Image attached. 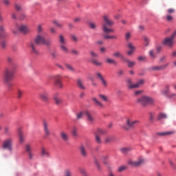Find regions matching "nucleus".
Here are the masks:
<instances>
[{"label": "nucleus", "instance_id": "50", "mask_svg": "<svg viewBox=\"0 0 176 176\" xmlns=\"http://www.w3.org/2000/svg\"><path fill=\"white\" fill-rule=\"evenodd\" d=\"M6 46H8V42L6 41H2L1 42V47L2 49H6Z\"/></svg>", "mask_w": 176, "mask_h": 176}, {"label": "nucleus", "instance_id": "62", "mask_svg": "<svg viewBox=\"0 0 176 176\" xmlns=\"http://www.w3.org/2000/svg\"><path fill=\"white\" fill-rule=\"evenodd\" d=\"M149 55L151 56V57H152V58H155V57H156V56H155V54H154V52H153V50H150V51H149Z\"/></svg>", "mask_w": 176, "mask_h": 176}, {"label": "nucleus", "instance_id": "11", "mask_svg": "<svg viewBox=\"0 0 176 176\" xmlns=\"http://www.w3.org/2000/svg\"><path fill=\"white\" fill-rule=\"evenodd\" d=\"M84 115L86 116L87 120L88 122L90 123V124H93V123H94L96 119L94 118L93 114H91V112L89 111H84Z\"/></svg>", "mask_w": 176, "mask_h": 176}, {"label": "nucleus", "instance_id": "40", "mask_svg": "<svg viewBox=\"0 0 176 176\" xmlns=\"http://www.w3.org/2000/svg\"><path fill=\"white\" fill-rule=\"evenodd\" d=\"M89 27L91 30H96V28H97V25L96 24V23L89 22Z\"/></svg>", "mask_w": 176, "mask_h": 176}, {"label": "nucleus", "instance_id": "9", "mask_svg": "<svg viewBox=\"0 0 176 176\" xmlns=\"http://www.w3.org/2000/svg\"><path fill=\"white\" fill-rule=\"evenodd\" d=\"M32 145L27 144L25 146V152L27 153L28 158L30 160H34V153H33Z\"/></svg>", "mask_w": 176, "mask_h": 176}, {"label": "nucleus", "instance_id": "24", "mask_svg": "<svg viewBox=\"0 0 176 176\" xmlns=\"http://www.w3.org/2000/svg\"><path fill=\"white\" fill-rule=\"evenodd\" d=\"M113 57H116V58H121V60L122 61L124 60V59L126 58L122 54V53H120V52H115L113 54Z\"/></svg>", "mask_w": 176, "mask_h": 176}, {"label": "nucleus", "instance_id": "20", "mask_svg": "<svg viewBox=\"0 0 176 176\" xmlns=\"http://www.w3.org/2000/svg\"><path fill=\"white\" fill-rule=\"evenodd\" d=\"M54 100L55 104H56V105H60V104L63 103V99H61V97H60L58 94H56L54 95Z\"/></svg>", "mask_w": 176, "mask_h": 176}, {"label": "nucleus", "instance_id": "2", "mask_svg": "<svg viewBox=\"0 0 176 176\" xmlns=\"http://www.w3.org/2000/svg\"><path fill=\"white\" fill-rule=\"evenodd\" d=\"M14 72H16V66H12L10 68H6L3 72V80L6 85H7L8 89L12 87L10 80H12L14 76Z\"/></svg>", "mask_w": 176, "mask_h": 176}, {"label": "nucleus", "instance_id": "1", "mask_svg": "<svg viewBox=\"0 0 176 176\" xmlns=\"http://www.w3.org/2000/svg\"><path fill=\"white\" fill-rule=\"evenodd\" d=\"M46 32L38 34L34 38V43H30L29 46L33 54H35L36 56H39V50H38V48H36V45H45V46H47V47H50L52 46V43H53V41L50 38H45V37L46 36Z\"/></svg>", "mask_w": 176, "mask_h": 176}, {"label": "nucleus", "instance_id": "4", "mask_svg": "<svg viewBox=\"0 0 176 176\" xmlns=\"http://www.w3.org/2000/svg\"><path fill=\"white\" fill-rule=\"evenodd\" d=\"M137 102L141 104L143 107H146V105H153L155 104V100L153 98L149 96H142L137 100Z\"/></svg>", "mask_w": 176, "mask_h": 176}, {"label": "nucleus", "instance_id": "56", "mask_svg": "<svg viewBox=\"0 0 176 176\" xmlns=\"http://www.w3.org/2000/svg\"><path fill=\"white\" fill-rule=\"evenodd\" d=\"M83 115H85V112H80V113H77V115H76L77 119L78 120L82 119V118L83 117Z\"/></svg>", "mask_w": 176, "mask_h": 176}, {"label": "nucleus", "instance_id": "33", "mask_svg": "<svg viewBox=\"0 0 176 176\" xmlns=\"http://www.w3.org/2000/svg\"><path fill=\"white\" fill-rule=\"evenodd\" d=\"M157 120H162V119H167V115L166 113H160L157 117Z\"/></svg>", "mask_w": 176, "mask_h": 176}, {"label": "nucleus", "instance_id": "64", "mask_svg": "<svg viewBox=\"0 0 176 176\" xmlns=\"http://www.w3.org/2000/svg\"><path fill=\"white\" fill-rule=\"evenodd\" d=\"M169 98H175L176 97V94L175 93H172V94H170L169 96H168Z\"/></svg>", "mask_w": 176, "mask_h": 176}, {"label": "nucleus", "instance_id": "3", "mask_svg": "<svg viewBox=\"0 0 176 176\" xmlns=\"http://www.w3.org/2000/svg\"><path fill=\"white\" fill-rule=\"evenodd\" d=\"M102 19L104 23L102 24V28L103 32H104V34L115 32V30L112 28H108V27H112L113 25H115V22L113 21V20L109 19V16L107 14L103 15Z\"/></svg>", "mask_w": 176, "mask_h": 176}, {"label": "nucleus", "instance_id": "25", "mask_svg": "<svg viewBox=\"0 0 176 176\" xmlns=\"http://www.w3.org/2000/svg\"><path fill=\"white\" fill-rule=\"evenodd\" d=\"M116 140L114 135H109L105 138L106 144H109L110 142H113Z\"/></svg>", "mask_w": 176, "mask_h": 176}, {"label": "nucleus", "instance_id": "16", "mask_svg": "<svg viewBox=\"0 0 176 176\" xmlns=\"http://www.w3.org/2000/svg\"><path fill=\"white\" fill-rule=\"evenodd\" d=\"M126 46L128 49H129V50L126 52L127 56H132L135 51V47L133 46L132 43H128Z\"/></svg>", "mask_w": 176, "mask_h": 176}, {"label": "nucleus", "instance_id": "10", "mask_svg": "<svg viewBox=\"0 0 176 176\" xmlns=\"http://www.w3.org/2000/svg\"><path fill=\"white\" fill-rule=\"evenodd\" d=\"M39 98L43 102H49V92L47 91L40 92Z\"/></svg>", "mask_w": 176, "mask_h": 176}, {"label": "nucleus", "instance_id": "54", "mask_svg": "<svg viewBox=\"0 0 176 176\" xmlns=\"http://www.w3.org/2000/svg\"><path fill=\"white\" fill-rule=\"evenodd\" d=\"M170 93V87L166 86L165 89L162 91V94H167Z\"/></svg>", "mask_w": 176, "mask_h": 176}, {"label": "nucleus", "instance_id": "6", "mask_svg": "<svg viewBox=\"0 0 176 176\" xmlns=\"http://www.w3.org/2000/svg\"><path fill=\"white\" fill-rule=\"evenodd\" d=\"M138 124H140V120H132L131 118H127L126 125L122 126V129L124 130H130L134 129Z\"/></svg>", "mask_w": 176, "mask_h": 176}, {"label": "nucleus", "instance_id": "57", "mask_svg": "<svg viewBox=\"0 0 176 176\" xmlns=\"http://www.w3.org/2000/svg\"><path fill=\"white\" fill-rule=\"evenodd\" d=\"M89 53L92 57H95V58L98 57V54L96 53L94 51H90Z\"/></svg>", "mask_w": 176, "mask_h": 176}, {"label": "nucleus", "instance_id": "48", "mask_svg": "<svg viewBox=\"0 0 176 176\" xmlns=\"http://www.w3.org/2000/svg\"><path fill=\"white\" fill-rule=\"evenodd\" d=\"M130 38H131V33L130 32H128L125 34V40L126 42H129L130 41Z\"/></svg>", "mask_w": 176, "mask_h": 176}, {"label": "nucleus", "instance_id": "37", "mask_svg": "<svg viewBox=\"0 0 176 176\" xmlns=\"http://www.w3.org/2000/svg\"><path fill=\"white\" fill-rule=\"evenodd\" d=\"M66 68L68 69V71H70V72H75V68L69 64H65Z\"/></svg>", "mask_w": 176, "mask_h": 176}, {"label": "nucleus", "instance_id": "55", "mask_svg": "<svg viewBox=\"0 0 176 176\" xmlns=\"http://www.w3.org/2000/svg\"><path fill=\"white\" fill-rule=\"evenodd\" d=\"M149 120L150 122H153V120H155V113H149Z\"/></svg>", "mask_w": 176, "mask_h": 176}, {"label": "nucleus", "instance_id": "43", "mask_svg": "<svg viewBox=\"0 0 176 176\" xmlns=\"http://www.w3.org/2000/svg\"><path fill=\"white\" fill-rule=\"evenodd\" d=\"M100 82L103 87H105V88L108 87V82L107 81V80H105V78L100 80Z\"/></svg>", "mask_w": 176, "mask_h": 176}, {"label": "nucleus", "instance_id": "44", "mask_svg": "<svg viewBox=\"0 0 176 176\" xmlns=\"http://www.w3.org/2000/svg\"><path fill=\"white\" fill-rule=\"evenodd\" d=\"M78 170H79L80 174H82V175L87 176V172L86 171V170H85V168H79Z\"/></svg>", "mask_w": 176, "mask_h": 176}, {"label": "nucleus", "instance_id": "14", "mask_svg": "<svg viewBox=\"0 0 176 176\" xmlns=\"http://www.w3.org/2000/svg\"><path fill=\"white\" fill-rule=\"evenodd\" d=\"M76 86L80 90H86V85L81 78H78L76 80Z\"/></svg>", "mask_w": 176, "mask_h": 176}, {"label": "nucleus", "instance_id": "63", "mask_svg": "<svg viewBox=\"0 0 176 176\" xmlns=\"http://www.w3.org/2000/svg\"><path fill=\"white\" fill-rule=\"evenodd\" d=\"M3 2L6 4V6H9V5H10V0H3Z\"/></svg>", "mask_w": 176, "mask_h": 176}, {"label": "nucleus", "instance_id": "30", "mask_svg": "<svg viewBox=\"0 0 176 176\" xmlns=\"http://www.w3.org/2000/svg\"><path fill=\"white\" fill-rule=\"evenodd\" d=\"M59 43L60 45H67V41H65V37L63 35L59 36Z\"/></svg>", "mask_w": 176, "mask_h": 176}, {"label": "nucleus", "instance_id": "32", "mask_svg": "<svg viewBox=\"0 0 176 176\" xmlns=\"http://www.w3.org/2000/svg\"><path fill=\"white\" fill-rule=\"evenodd\" d=\"M5 36H6L5 28L3 26H0V38H5Z\"/></svg>", "mask_w": 176, "mask_h": 176}, {"label": "nucleus", "instance_id": "5", "mask_svg": "<svg viewBox=\"0 0 176 176\" xmlns=\"http://www.w3.org/2000/svg\"><path fill=\"white\" fill-rule=\"evenodd\" d=\"M176 36V30L173 32V34L165 38L162 41V45L164 46H167V47H173L174 46V38Z\"/></svg>", "mask_w": 176, "mask_h": 176}, {"label": "nucleus", "instance_id": "18", "mask_svg": "<svg viewBox=\"0 0 176 176\" xmlns=\"http://www.w3.org/2000/svg\"><path fill=\"white\" fill-rule=\"evenodd\" d=\"M168 65H169V63H166L164 65L153 66L151 67V69H153V71H163V69H166V68H167Z\"/></svg>", "mask_w": 176, "mask_h": 176}, {"label": "nucleus", "instance_id": "46", "mask_svg": "<svg viewBox=\"0 0 176 176\" xmlns=\"http://www.w3.org/2000/svg\"><path fill=\"white\" fill-rule=\"evenodd\" d=\"M127 83L129 89H135V87H133L134 84L131 83V79L127 80Z\"/></svg>", "mask_w": 176, "mask_h": 176}, {"label": "nucleus", "instance_id": "42", "mask_svg": "<svg viewBox=\"0 0 176 176\" xmlns=\"http://www.w3.org/2000/svg\"><path fill=\"white\" fill-rule=\"evenodd\" d=\"M130 151H131V148H120V152H122V153H129V152H130Z\"/></svg>", "mask_w": 176, "mask_h": 176}, {"label": "nucleus", "instance_id": "60", "mask_svg": "<svg viewBox=\"0 0 176 176\" xmlns=\"http://www.w3.org/2000/svg\"><path fill=\"white\" fill-rule=\"evenodd\" d=\"M138 60V61H145L146 60V57H145V56H139Z\"/></svg>", "mask_w": 176, "mask_h": 176}, {"label": "nucleus", "instance_id": "36", "mask_svg": "<svg viewBox=\"0 0 176 176\" xmlns=\"http://www.w3.org/2000/svg\"><path fill=\"white\" fill-rule=\"evenodd\" d=\"M94 163H95V165L96 166L97 170L98 171H101V170H102L101 165H100V162H98V160L95 158Z\"/></svg>", "mask_w": 176, "mask_h": 176}, {"label": "nucleus", "instance_id": "49", "mask_svg": "<svg viewBox=\"0 0 176 176\" xmlns=\"http://www.w3.org/2000/svg\"><path fill=\"white\" fill-rule=\"evenodd\" d=\"M126 168H127V167L126 166H121L118 167L117 171L118 173H122V171H124V170H126Z\"/></svg>", "mask_w": 176, "mask_h": 176}, {"label": "nucleus", "instance_id": "38", "mask_svg": "<svg viewBox=\"0 0 176 176\" xmlns=\"http://www.w3.org/2000/svg\"><path fill=\"white\" fill-rule=\"evenodd\" d=\"M103 37L104 39H118V36H109L108 34H104Z\"/></svg>", "mask_w": 176, "mask_h": 176}, {"label": "nucleus", "instance_id": "53", "mask_svg": "<svg viewBox=\"0 0 176 176\" xmlns=\"http://www.w3.org/2000/svg\"><path fill=\"white\" fill-rule=\"evenodd\" d=\"M64 176H72V173L70 170L67 169L65 170Z\"/></svg>", "mask_w": 176, "mask_h": 176}, {"label": "nucleus", "instance_id": "21", "mask_svg": "<svg viewBox=\"0 0 176 176\" xmlns=\"http://www.w3.org/2000/svg\"><path fill=\"white\" fill-rule=\"evenodd\" d=\"M91 63L92 65H94L95 67H102V62L97 60V59H91Z\"/></svg>", "mask_w": 176, "mask_h": 176}, {"label": "nucleus", "instance_id": "34", "mask_svg": "<svg viewBox=\"0 0 176 176\" xmlns=\"http://www.w3.org/2000/svg\"><path fill=\"white\" fill-rule=\"evenodd\" d=\"M175 133L174 131H166V132H162V133H157L158 135H171L172 134H174Z\"/></svg>", "mask_w": 176, "mask_h": 176}, {"label": "nucleus", "instance_id": "7", "mask_svg": "<svg viewBox=\"0 0 176 176\" xmlns=\"http://www.w3.org/2000/svg\"><path fill=\"white\" fill-rule=\"evenodd\" d=\"M28 32V28H27V25H16L15 28L12 30V32L14 34H19V32H22L23 34H27Z\"/></svg>", "mask_w": 176, "mask_h": 176}, {"label": "nucleus", "instance_id": "26", "mask_svg": "<svg viewBox=\"0 0 176 176\" xmlns=\"http://www.w3.org/2000/svg\"><path fill=\"white\" fill-rule=\"evenodd\" d=\"M145 83V80L144 79H141L139 81L137 82V83L134 84L133 85V87H135V89H138V87H140V86H142Z\"/></svg>", "mask_w": 176, "mask_h": 176}, {"label": "nucleus", "instance_id": "8", "mask_svg": "<svg viewBox=\"0 0 176 176\" xmlns=\"http://www.w3.org/2000/svg\"><path fill=\"white\" fill-rule=\"evenodd\" d=\"M144 163H145V159L142 157H139L136 161L129 160L128 162V164L133 167H140V166H142Z\"/></svg>", "mask_w": 176, "mask_h": 176}, {"label": "nucleus", "instance_id": "31", "mask_svg": "<svg viewBox=\"0 0 176 176\" xmlns=\"http://www.w3.org/2000/svg\"><path fill=\"white\" fill-rule=\"evenodd\" d=\"M60 49L63 52V53L68 54L69 50H68V47L65 46V44L60 45Z\"/></svg>", "mask_w": 176, "mask_h": 176}, {"label": "nucleus", "instance_id": "47", "mask_svg": "<svg viewBox=\"0 0 176 176\" xmlns=\"http://www.w3.org/2000/svg\"><path fill=\"white\" fill-rule=\"evenodd\" d=\"M37 32H38V34H43V28H42V25H38V27H37Z\"/></svg>", "mask_w": 176, "mask_h": 176}, {"label": "nucleus", "instance_id": "19", "mask_svg": "<svg viewBox=\"0 0 176 176\" xmlns=\"http://www.w3.org/2000/svg\"><path fill=\"white\" fill-rule=\"evenodd\" d=\"M41 155L43 157H50V153H49L47 149L45 148V147H42Z\"/></svg>", "mask_w": 176, "mask_h": 176}, {"label": "nucleus", "instance_id": "39", "mask_svg": "<svg viewBox=\"0 0 176 176\" xmlns=\"http://www.w3.org/2000/svg\"><path fill=\"white\" fill-rule=\"evenodd\" d=\"M50 56L52 58H57V57H58V54L57 53V51L53 50L50 52Z\"/></svg>", "mask_w": 176, "mask_h": 176}, {"label": "nucleus", "instance_id": "45", "mask_svg": "<svg viewBox=\"0 0 176 176\" xmlns=\"http://www.w3.org/2000/svg\"><path fill=\"white\" fill-rule=\"evenodd\" d=\"M99 98H100V100H102V101H108V96L105 95L100 94Z\"/></svg>", "mask_w": 176, "mask_h": 176}, {"label": "nucleus", "instance_id": "59", "mask_svg": "<svg viewBox=\"0 0 176 176\" xmlns=\"http://www.w3.org/2000/svg\"><path fill=\"white\" fill-rule=\"evenodd\" d=\"M15 9L17 10V12H20V10H21V6L15 4Z\"/></svg>", "mask_w": 176, "mask_h": 176}, {"label": "nucleus", "instance_id": "35", "mask_svg": "<svg viewBox=\"0 0 176 176\" xmlns=\"http://www.w3.org/2000/svg\"><path fill=\"white\" fill-rule=\"evenodd\" d=\"M95 141L96 144H98L99 145L102 144V140H101V138L97 135V133H95Z\"/></svg>", "mask_w": 176, "mask_h": 176}, {"label": "nucleus", "instance_id": "51", "mask_svg": "<svg viewBox=\"0 0 176 176\" xmlns=\"http://www.w3.org/2000/svg\"><path fill=\"white\" fill-rule=\"evenodd\" d=\"M143 39H144V45L145 46H148L149 45V42H150L149 38L146 36H144Z\"/></svg>", "mask_w": 176, "mask_h": 176}, {"label": "nucleus", "instance_id": "28", "mask_svg": "<svg viewBox=\"0 0 176 176\" xmlns=\"http://www.w3.org/2000/svg\"><path fill=\"white\" fill-rule=\"evenodd\" d=\"M18 135L19 137V142L20 144H23L25 141L24 139V135L23 134V132L20 129L18 131Z\"/></svg>", "mask_w": 176, "mask_h": 176}, {"label": "nucleus", "instance_id": "23", "mask_svg": "<svg viewBox=\"0 0 176 176\" xmlns=\"http://www.w3.org/2000/svg\"><path fill=\"white\" fill-rule=\"evenodd\" d=\"M92 101H94V105H96V107H99V108H104V104L98 100H97V98H92Z\"/></svg>", "mask_w": 176, "mask_h": 176}, {"label": "nucleus", "instance_id": "41", "mask_svg": "<svg viewBox=\"0 0 176 176\" xmlns=\"http://www.w3.org/2000/svg\"><path fill=\"white\" fill-rule=\"evenodd\" d=\"M95 76H96L97 79H99L100 80H102V79L104 78V77L102 76V74L100 72H97L95 74Z\"/></svg>", "mask_w": 176, "mask_h": 176}, {"label": "nucleus", "instance_id": "52", "mask_svg": "<svg viewBox=\"0 0 176 176\" xmlns=\"http://www.w3.org/2000/svg\"><path fill=\"white\" fill-rule=\"evenodd\" d=\"M72 133L74 137H77L78 136V129H76V127H74L72 129Z\"/></svg>", "mask_w": 176, "mask_h": 176}, {"label": "nucleus", "instance_id": "13", "mask_svg": "<svg viewBox=\"0 0 176 176\" xmlns=\"http://www.w3.org/2000/svg\"><path fill=\"white\" fill-rule=\"evenodd\" d=\"M12 139H7L3 144V148L4 149H8V151H12Z\"/></svg>", "mask_w": 176, "mask_h": 176}, {"label": "nucleus", "instance_id": "29", "mask_svg": "<svg viewBox=\"0 0 176 176\" xmlns=\"http://www.w3.org/2000/svg\"><path fill=\"white\" fill-rule=\"evenodd\" d=\"M106 63H107V64H113V65H118V62L115 60V59L109 58L106 59Z\"/></svg>", "mask_w": 176, "mask_h": 176}, {"label": "nucleus", "instance_id": "27", "mask_svg": "<svg viewBox=\"0 0 176 176\" xmlns=\"http://www.w3.org/2000/svg\"><path fill=\"white\" fill-rule=\"evenodd\" d=\"M124 63H126L128 65V67L129 68H132V67H134V65H135V62L134 61H131L130 60L127 59V58H124Z\"/></svg>", "mask_w": 176, "mask_h": 176}, {"label": "nucleus", "instance_id": "17", "mask_svg": "<svg viewBox=\"0 0 176 176\" xmlns=\"http://www.w3.org/2000/svg\"><path fill=\"white\" fill-rule=\"evenodd\" d=\"M43 130H44V133L45 134V136L49 137V135H50V130L49 129V124H47V122H46V121H44L43 123Z\"/></svg>", "mask_w": 176, "mask_h": 176}, {"label": "nucleus", "instance_id": "12", "mask_svg": "<svg viewBox=\"0 0 176 176\" xmlns=\"http://www.w3.org/2000/svg\"><path fill=\"white\" fill-rule=\"evenodd\" d=\"M60 137L62 141H63L64 142H67V141H69V135L65 131H62L60 132Z\"/></svg>", "mask_w": 176, "mask_h": 176}, {"label": "nucleus", "instance_id": "22", "mask_svg": "<svg viewBox=\"0 0 176 176\" xmlns=\"http://www.w3.org/2000/svg\"><path fill=\"white\" fill-rule=\"evenodd\" d=\"M80 153L82 157H87V151H86V148H85V146H81L80 147Z\"/></svg>", "mask_w": 176, "mask_h": 176}, {"label": "nucleus", "instance_id": "58", "mask_svg": "<svg viewBox=\"0 0 176 176\" xmlns=\"http://www.w3.org/2000/svg\"><path fill=\"white\" fill-rule=\"evenodd\" d=\"M142 93H144V91L142 90L136 91L134 93V96H135V97H138V96H141V94H142Z\"/></svg>", "mask_w": 176, "mask_h": 176}, {"label": "nucleus", "instance_id": "61", "mask_svg": "<svg viewBox=\"0 0 176 176\" xmlns=\"http://www.w3.org/2000/svg\"><path fill=\"white\" fill-rule=\"evenodd\" d=\"M23 96V91L21 90H18L17 97L20 98Z\"/></svg>", "mask_w": 176, "mask_h": 176}, {"label": "nucleus", "instance_id": "15", "mask_svg": "<svg viewBox=\"0 0 176 176\" xmlns=\"http://www.w3.org/2000/svg\"><path fill=\"white\" fill-rule=\"evenodd\" d=\"M55 85L60 89H63V87H64L63 82L61 81V76L57 75L55 76Z\"/></svg>", "mask_w": 176, "mask_h": 176}]
</instances>
